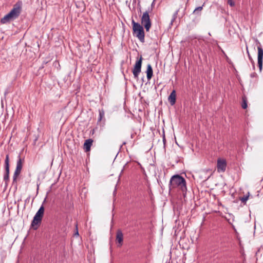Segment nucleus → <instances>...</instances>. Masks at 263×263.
Returning a JSON list of instances; mask_svg holds the SVG:
<instances>
[{
	"label": "nucleus",
	"mask_w": 263,
	"mask_h": 263,
	"mask_svg": "<svg viewBox=\"0 0 263 263\" xmlns=\"http://www.w3.org/2000/svg\"><path fill=\"white\" fill-rule=\"evenodd\" d=\"M116 240L119 243L118 246L120 247L123 245V234L122 231L120 229L117 231Z\"/></svg>",
	"instance_id": "obj_11"
},
{
	"label": "nucleus",
	"mask_w": 263,
	"mask_h": 263,
	"mask_svg": "<svg viewBox=\"0 0 263 263\" xmlns=\"http://www.w3.org/2000/svg\"><path fill=\"white\" fill-rule=\"evenodd\" d=\"M179 9L176 10V12L173 14V18L171 21V23H170V25H172L173 24V22L175 21V20L176 19L177 17V15H178V12H179Z\"/></svg>",
	"instance_id": "obj_18"
},
{
	"label": "nucleus",
	"mask_w": 263,
	"mask_h": 263,
	"mask_svg": "<svg viewBox=\"0 0 263 263\" xmlns=\"http://www.w3.org/2000/svg\"><path fill=\"white\" fill-rule=\"evenodd\" d=\"M132 24L134 35L136 36L141 42L144 43L145 41V33L143 27L139 23L136 22L134 20L132 21Z\"/></svg>",
	"instance_id": "obj_3"
},
{
	"label": "nucleus",
	"mask_w": 263,
	"mask_h": 263,
	"mask_svg": "<svg viewBox=\"0 0 263 263\" xmlns=\"http://www.w3.org/2000/svg\"><path fill=\"white\" fill-rule=\"evenodd\" d=\"M23 161L24 159H22L20 156H18L16 168L13 176V183L16 182L17 178L20 174L23 167Z\"/></svg>",
	"instance_id": "obj_6"
},
{
	"label": "nucleus",
	"mask_w": 263,
	"mask_h": 263,
	"mask_svg": "<svg viewBox=\"0 0 263 263\" xmlns=\"http://www.w3.org/2000/svg\"><path fill=\"white\" fill-rule=\"evenodd\" d=\"M76 234L77 235H79V233H78V231H77V232L76 233Z\"/></svg>",
	"instance_id": "obj_22"
},
{
	"label": "nucleus",
	"mask_w": 263,
	"mask_h": 263,
	"mask_svg": "<svg viewBox=\"0 0 263 263\" xmlns=\"http://www.w3.org/2000/svg\"><path fill=\"white\" fill-rule=\"evenodd\" d=\"M227 161L223 159L219 158L217 160V168L219 173L224 172L227 167Z\"/></svg>",
	"instance_id": "obj_10"
},
{
	"label": "nucleus",
	"mask_w": 263,
	"mask_h": 263,
	"mask_svg": "<svg viewBox=\"0 0 263 263\" xmlns=\"http://www.w3.org/2000/svg\"><path fill=\"white\" fill-rule=\"evenodd\" d=\"M203 9V6L197 7L194 11L193 13H195L198 11H201Z\"/></svg>",
	"instance_id": "obj_20"
},
{
	"label": "nucleus",
	"mask_w": 263,
	"mask_h": 263,
	"mask_svg": "<svg viewBox=\"0 0 263 263\" xmlns=\"http://www.w3.org/2000/svg\"><path fill=\"white\" fill-rule=\"evenodd\" d=\"M247 53L249 59V60L250 61V62H251V63L252 64L253 68V69H254L255 68V63H254V60H253V58H252V57L250 54V53L249 52V50H248V49L247 47Z\"/></svg>",
	"instance_id": "obj_15"
},
{
	"label": "nucleus",
	"mask_w": 263,
	"mask_h": 263,
	"mask_svg": "<svg viewBox=\"0 0 263 263\" xmlns=\"http://www.w3.org/2000/svg\"><path fill=\"white\" fill-rule=\"evenodd\" d=\"M228 3L232 7L235 5V3L232 0H228Z\"/></svg>",
	"instance_id": "obj_21"
},
{
	"label": "nucleus",
	"mask_w": 263,
	"mask_h": 263,
	"mask_svg": "<svg viewBox=\"0 0 263 263\" xmlns=\"http://www.w3.org/2000/svg\"><path fill=\"white\" fill-rule=\"evenodd\" d=\"M176 91L173 90L168 98V100L171 105H174L176 103Z\"/></svg>",
	"instance_id": "obj_13"
},
{
	"label": "nucleus",
	"mask_w": 263,
	"mask_h": 263,
	"mask_svg": "<svg viewBox=\"0 0 263 263\" xmlns=\"http://www.w3.org/2000/svg\"><path fill=\"white\" fill-rule=\"evenodd\" d=\"M255 74V73H253V74H251V76H254V75Z\"/></svg>",
	"instance_id": "obj_25"
},
{
	"label": "nucleus",
	"mask_w": 263,
	"mask_h": 263,
	"mask_svg": "<svg viewBox=\"0 0 263 263\" xmlns=\"http://www.w3.org/2000/svg\"><path fill=\"white\" fill-rule=\"evenodd\" d=\"M146 77L148 81H149L153 77V71L151 64H148L147 66V69L146 71Z\"/></svg>",
	"instance_id": "obj_14"
},
{
	"label": "nucleus",
	"mask_w": 263,
	"mask_h": 263,
	"mask_svg": "<svg viewBox=\"0 0 263 263\" xmlns=\"http://www.w3.org/2000/svg\"><path fill=\"white\" fill-rule=\"evenodd\" d=\"M241 107L243 109H246L247 107V100L245 96L242 97V103Z\"/></svg>",
	"instance_id": "obj_16"
},
{
	"label": "nucleus",
	"mask_w": 263,
	"mask_h": 263,
	"mask_svg": "<svg viewBox=\"0 0 263 263\" xmlns=\"http://www.w3.org/2000/svg\"><path fill=\"white\" fill-rule=\"evenodd\" d=\"M142 58L141 56L139 60H137L134 65L133 73L135 79H138L139 73L141 71Z\"/></svg>",
	"instance_id": "obj_8"
},
{
	"label": "nucleus",
	"mask_w": 263,
	"mask_h": 263,
	"mask_svg": "<svg viewBox=\"0 0 263 263\" xmlns=\"http://www.w3.org/2000/svg\"><path fill=\"white\" fill-rule=\"evenodd\" d=\"M93 140L91 139H88L85 140L84 143V149L86 152H89L90 150L91 146L92 144Z\"/></svg>",
	"instance_id": "obj_12"
},
{
	"label": "nucleus",
	"mask_w": 263,
	"mask_h": 263,
	"mask_svg": "<svg viewBox=\"0 0 263 263\" xmlns=\"http://www.w3.org/2000/svg\"><path fill=\"white\" fill-rule=\"evenodd\" d=\"M249 195L243 196V197H242V198L240 199L242 203H245L246 202V201L248 200V198H249Z\"/></svg>",
	"instance_id": "obj_19"
},
{
	"label": "nucleus",
	"mask_w": 263,
	"mask_h": 263,
	"mask_svg": "<svg viewBox=\"0 0 263 263\" xmlns=\"http://www.w3.org/2000/svg\"><path fill=\"white\" fill-rule=\"evenodd\" d=\"M21 12V5L17 3L14 5L13 8L9 13L1 18V23L4 24L15 20L20 15Z\"/></svg>",
	"instance_id": "obj_1"
},
{
	"label": "nucleus",
	"mask_w": 263,
	"mask_h": 263,
	"mask_svg": "<svg viewBox=\"0 0 263 263\" xmlns=\"http://www.w3.org/2000/svg\"><path fill=\"white\" fill-rule=\"evenodd\" d=\"M44 207L43 205L41 206L37 212L36 213L31 222V227L34 230H37L39 225L42 222L44 215Z\"/></svg>",
	"instance_id": "obj_4"
},
{
	"label": "nucleus",
	"mask_w": 263,
	"mask_h": 263,
	"mask_svg": "<svg viewBox=\"0 0 263 263\" xmlns=\"http://www.w3.org/2000/svg\"><path fill=\"white\" fill-rule=\"evenodd\" d=\"M153 4L152 5V6ZM152 10V7L148 8L147 11L143 13L141 17V25L144 27L146 32H148L152 26V23L150 20L149 12Z\"/></svg>",
	"instance_id": "obj_5"
},
{
	"label": "nucleus",
	"mask_w": 263,
	"mask_h": 263,
	"mask_svg": "<svg viewBox=\"0 0 263 263\" xmlns=\"http://www.w3.org/2000/svg\"><path fill=\"white\" fill-rule=\"evenodd\" d=\"M255 74V73H253V74H251V76H254V75Z\"/></svg>",
	"instance_id": "obj_23"
},
{
	"label": "nucleus",
	"mask_w": 263,
	"mask_h": 263,
	"mask_svg": "<svg viewBox=\"0 0 263 263\" xmlns=\"http://www.w3.org/2000/svg\"><path fill=\"white\" fill-rule=\"evenodd\" d=\"M255 74V73H253V74H251V76H254V75Z\"/></svg>",
	"instance_id": "obj_24"
},
{
	"label": "nucleus",
	"mask_w": 263,
	"mask_h": 263,
	"mask_svg": "<svg viewBox=\"0 0 263 263\" xmlns=\"http://www.w3.org/2000/svg\"><path fill=\"white\" fill-rule=\"evenodd\" d=\"M126 144V142H123V144Z\"/></svg>",
	"instance_id": "obj_26"
},
{
	"label": "nucleus",
	"mask_w": 263,
	"mask_h": 263,
	"mask_svg": "<svg viewBox=\"0 0 263 263\" xmlns=\"http://www.w3.org/2000/svg\"><path fill=\"white\" fill-rule=\"evenodd\" d=\"M9 155L7 154L6 156V158L5 160V173L4 175V180L5 182L6 185H7L8 182L9 181V173H10V169H9Z\"/></svg>",
	"instance_id": "obj_7"
},
{
	"label": "nucleus",
	"mask_w": 263,
	"mask_h": 263,
	"mask_svg": "<svg viewBox=\"0 0 263 263\" xmlns=\"http://www.w3.org/2000/svg\"><path fill=\"white\" fill-rule=\"evenodd\" d=\"M258 46H257V62L258 66L259 68L260 71H261L262 68V60H263V49L261 44L258 41Z\"/></svg>",
	"instance_id": "obj_9"
},
{
	"label": "nucleus",
	"mask_w": 263,
	"mask_h": 263,
	"mask_svg": "<svg viewBox=\"0 0 263 263\" xmlns=\"http://www.w3.org/2000/svg\"><path fill=\"white\" fill-rule=\"evenodd\" d=\"M104 115L105 113L103 109L99 110V117L98 118V122H100L102 120V118L104 117Z\"/></svg>",
	"instance_id": "obj_17"
},
{
	"label": "nucleus",
	"mask_w": 263,
	"mask_h": 263,
	"mask_svg": "<svg viewBox=\"0 0 263 263\" xmlns=\"http://www.w3.org/2000/svg\"><path fill=\"white\" fill-rule=\"evenodd\" d=\"M169 187L170 189L179 187L184 192L186 190L185 179L179 175H175L171 178Z\"/></svg>",
	"instance_id": "obj_2"
}]
</instances>
